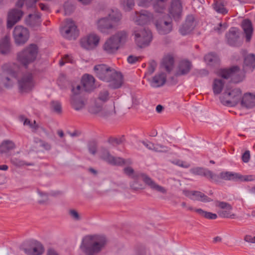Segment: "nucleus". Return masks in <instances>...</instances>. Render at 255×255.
I'll return each mask as SVG.
<instances>
[{"instance_id": "50", "label": "nucleus", "mask_w": 255, "mask_h": 255, "mask_svg": "<svg viewBox=\"0 0 255 255\" xmlns=\"http://www.w3.org/2000/svg\"><path fill=\"white\" fill-rule=\"evenodd\" d=\"M89 152L95 155L97 152V143L94 141H92L89 142L88 145Z\"/></svg>"}, {"instance_id": "25", "label": "nucleus", "mask_w": 255, "mask_h": 255, "mask_svg": "<svg viewBox=\"0 0 255 255\" xmlns=\"http://www.w3.org/2000/svg\"><path fill=\"white\" fill-rule=\"evenodd\" d=\"M155 26L158 32L161 35L169 33L172 29L171 22L165 20L157 21L155 23Z\"/></svg>"}, {"instance_id": "4", "label": "nucleus", "mask_w": 255, "mask_h": 255, "mask_svg": "<svg viewBox=\"0 0 255 255\" xmlns=\"http://www.w3.org/2000/svg\"><path fill=\"white\" fill-rule=\"evenodd\" d=\"M38 52L35 44H30L17 54V60L25 68L35 61Z\"/></svg>"}, {"instance_id": "7", "label": "nucleus", "mask_w": 255, "mask_h": 255, "mask_svg": "<svg viewBox=\"0 0 255 255\" xmlns=\"http://www.w3.org/2000/svg\"><path fill=\"white\" fill-rule=\"evenodd\" d=\"M60 33L63 37L69 39H75L79 35V32L75 22L71 19H67L64 25L60 29Z\"/></svg>"}, {"instance_id": "13", "label": "nucleus", "mask_w": 255, "mask_h": 255, "mask_svg": "<svg viewBox=\"0 0 255 255\" xmlns=\"http://www.w3.org/2000/svg\"><path fill=\"white\" fill-rule=\"evenodd\" d=\"M21 250L27 255H41L44 252V248L39 242L34 241L29 245L23 244Z\"/></svg>"}, {"instance_id": "24", "label": "nucleus", "mask_w": 255, "mask_h": 255, "mask_svg": "<svg viewBox=\"0 0 255 255\" xmlns=\"http://www.w3.org/2000/svg\"><path fill=\"white\" fill-rule=\"evenodd\" d=\"M23 12L17 9H14L10 11L8 14L7 26L8 28H11L22 17Z\"/></svg>"}, {"instance_id": "14", "label": "nucleus", "mask_w": 255, "mask_h": 255, "mask_svg": "<svg viewBox=\"0 0 255 255\" xmlns=\"http://www.w3.org/2000/svg\"><path fill=\"white\" fill-rule=\"evenodd\" d=\"M13 37L17 44H23L28 40L29 36L28 30L22 26L17 25L13 30Z\"/></svg>"}, {"instance_id": "47", "label": "nucleus", "mask_w": 255, "mask_h": 255, "mask_svg": "<svg viewBox=\"0 0 255 255\" xmlns=\"http://www.w3.org/2000/svg\"><path fill=\"white\" fill-rule=\"evenodd\" d=\"M214 9L218 12L225 14L228 10L224 7V5L220 2H216L213 5Z\"/></svg>"}, {"instance_id": "60", "label": "nucleus", "mask_w": 255, "mask_h": 255, "mask_svg": "<svg viewBox=\"0 0 255 255\" xmlns=\"http://www.w3.org/2000/svg\"><path fill=\"white\" fill-rule=\"evenodd\" d=\"M194 191H190L187 190H183V194L187 197L193 200V194Z\"/></svg>"}, {"instance_id": "6", "label": "nucleus", "mask_w": 255, "mask_h": 255, "mask_svg": "<svg viewBox=\"0 0 255 255\" xmlns=\"http://www.w3.org/2000/svg\"><path fill=\"white\" fill-rule=\"evenodd\" d=\"M133 35L135 44L140 48L148 46L152 40L151 31L143 27L135 28Z\"/></svg>"}, {"instance_id": "27", "label": "nucleus", "mask_w": 255, "mask_h": 255, "mask_svg": "<svg viewBox=\"0 0 255 255\" xmlns=\"http://www.w3.org/2000/svg\"><path fill=\"white\" fill-rule=\"evenodd\" d=\"M192 64L188 60H184L179 62L176 68L175 75L176 76H181L186 75L189 73L191 69Z\"/></svg>"}, {"instance_id": "12", "label": "nucleus", "mask_w": 255, "mask_h": 255, "mask_svg": "<svg viewBox=\"0 0 255 255\" xmlns=\"http://www.w3.org/2000/svg\"><path fill=\"white\" fill-rule=\"evenodd\" d=\"M215 205L219 208L217 213L220 217L231 219L236 218V215L232 212L233 207L229 203L223 201H216L215 202Z\"/></svg>"}, {"instance_id": "56", "label": "nucleus", "mask_w": 255, "mask_h": 255, "mask_svg": "<svg viewBox=\"0 0 255 255\" xmlns=\"http://www.w3.org/2000/svg\"><path fill=\"white\" fill-rule=\"evenodd\" d=\"M152 1V0H137V4L139 6L143 7L149 6L151 4Z\"/></svg>"}, {"instance_id": "57", "label": "nucleus", "mask_w": 255, "mask_h": 255, "mask_svg": "<svg viewBox=\"0 0 255 255\" xmlns=\"http://www.w3.org/2000/svg\"><path fill=\"white\" fill-rule=\"evenodd\" d=\"M250 152L249 150H246L242 156V159L245 163H248L250 159Z\"/></svg>"}, {"instance_id": "52", "label": "nucleus", "mask_w": 255, "mask_h": 255, "mask_svg": "<svg viewBox=\"0 0 255 255\" xmlns=\"http://www.w3.org/2000/svg\"><path fill=\"white\" fill-rule=\"evenodd\" d=\"M168 150V148L167 146L160 144H154L153 151L156 152H166Z\"/></svg>"}, {"instance_id": "5", "label": "nucleus", "mask_w": 255, "mask_h": 255, "mask_svg": "<svg viewBox=\"0 0 255 255\" xmlns=\"http://www.w3.org/2000/svg\"><path fill=\"white\" fill-rule=\"evenodd\" d=\"M242 91L238 88L227 87L220 97L221 103L224 106L234 107L237 105L242 98Z\"/></svg>"}, {"instance_id": "34", "label": "nucleus", "mask_w": 255, "mask_h": 255, "mask_svg": "<svg viewBox=\"0 0 255 255\" xmlns=\"http://www.w3.org/2000/svg\"><path fill=\"white\" fill-rule=\"evenodd\" d=\"M174 63V59L173 57L171 55L165 56L162 62V66L168 72H170L173 67Z\"/></svg>"}, {"instance_id": "2", "label": "nucleus", "mask_w": 255, "mask_h": 255, "mask_svg": "<svg viewBox=\"0 0 255 255\" xmlns=\"http://www.w3.org/2000/svg\"><path fill=\"white\" fill-rule=\"evenodd\" d=\"M106 244V239L102 235H89L84 236L80 250L85 255H95L100 253Z\"/></svg>"}, {"instance_id": "23", "label": "nucleus", "mask_w": 255, "mask_h": 255, "mask_svg": "<svg viewBox=\"0 0 255 255\" xmlns=\"http://www.w3.org/2000/svg\"><path fill=\"white\" fill-rule=\"evenodd\" d=\"M195 26L194 18L193 15H188L185 23L180 27L179 32L183 35H185L190 33Z\"/></svg>"}, {"instance_id": "10", "label": "nucleus", "mask_w": 255, "mask_h": 255, "mask_svg": "<svg viewBox=\"0 0 255 255\" xmlns=\"http://www.w3.org/2000/svg\"><path fill=\"white\" fill-rule=\"evenodd\" d=\"M218 181L220 179L225 180H231L234 181H250L254 180L253 176L252 175H242L238 173L224 171L221 172L219 175Z\"/></svg>"}, {"instance_id": "64", "label": "nucleus", "mask_w": 255, "mask_h": 255, "mask_svg": "<svg viewBox=\"0 0 255 255\" xmlns=\"http://www.w3.org/2000/svg\"><path fill=\"white\" fill-rule=\"evenodd\" d=\"M39 7L41 10L43 11H45L46 12L49 11V7L47 4H45L42 3H40L39 4Z\"/></svg>"}, {"instance_id": "31", "label": "nucleus", "mask_w": 255, "mask_h": 255, "mask_svg": "<svg viewBox=\"0 0 255 255\" xmlns=\"http://www.w3.org/2000/svg\"><path fill=\"white\" fill-rule=\"evenodd\" d=\"M241 105L247 108H252L255 106V96L251 93H246L242 97Z\"/></svg>"}, {"instance_id": "44", "label": "nucleus", "mask_w": 255, "mask_h": 255, "mask_svg": "<svg viewBox=\"0 0 255 255\" xmlns=\"http://www.w3.org/2000/svg\"><path fill=\"white\" fill-rule=\"evenodd\" d=\"M195 212L200 216L208 219H216L217 218V215L216 214L208 212L201 209H196Z\"/></svg>"}, {"instance_id": "39", "label": "nucleus", "mask_w": 255, "mask_h": 255, "mask_svg": "<svg viewBox=\"0 0 255 255\" xmlns=\"http://www.w3.org/2000/svg\"><path fill=\"white\" fill-rule=\"evenodd\" d=\"M244 65L249 70L252 71L255 68V55L250 54L246 56L244 60Z\"/></svg>"}, {"instance_id": "53", "label": "nucleus", "mask_w": 255, "mask_h": 255, "mask_svg": "<svg viewBox=\"0 0 255 255\" xmlns=\"http://www.w3.org/2000/svg\"><path fill=\"white\" fill-rule=\"evenodd\" d=\"M141 59V58L138 56H135L133 55H129L127 58L128 62L131 64H134L137 62H138Z\"/></svg>"}, {"instance_id": "42", "label": "nucleus", "mask_w": 255, "mask_h": 255, "mask_svg": "<svg viewBox=\"0 0 255 255\" xmlns=\"http://www.w3.org/2000/svg\"><path fill=\"white\" fill-rule=\"evenodd\" d=\"M193 200H197L203 202H209L212 200L204 193L197 191H194Z\"/></svg>"}, {"instance_id": "45", "label": "nucleus", "mask_w": 255, "mask_h": 255, "mask_svg": "<svg viewBox=\"0 0 255 255\" xmlns=\"http://www.w3.org/2000/svg\"><path fill=\"white\" fill-rule=\"evenodd\" d=\"M167 0H155L156 2L153 5L155 11L159 13L163 12L165 8L164 2Z\"/></svg>"}, {"instance_id": "9", "label": "nucleus", "mask_w": 255, "mask_h": 255, "mask_svg": "<svg viewBox=\"0 0 255 255\" xmlns=\"http://www.w3.org/2000/svg\"><path fill=\"white\" fill-rule=\"evenodd\" d=\"M107 73L104 75L107 80H102L104 81L109 82L110 86L114 89L120 88L123 83V77L121 73L116 71L115 69L109 66Z\"/></svg>"}, {"instance_id": "18", "label": "nucleus", "mask_w": 255, "mask_h": 255, "mask_svg": "<svg viewBox=\"0 0 255 255\" xmlns=\"http://www.w3.org/2000/svg\"><path fill=\"white\" fill-rule=\"evenodd\" d=\"M182 6L180 0H172L169 8V16L178 20L181 16Z\"/></svg>"}, {"instance_id": "49", "label": "nucleus", "mask_w": 255, "mask_h": 255, "mask_svg": "<svg viewBox=\"0 0 255 255\" xmlns=\"http://www.w3.org/2000/svg\"><path fill=\"white\" fill-rule=\"evenodd\" d=\"M157 63L155 61L152 60L150 61L147 71L145 74L146 75H151L155 71Z\"/></svg>"}, {"instance_id": "35", "label": "nucleus", "mask_w": 255, "mask_h": 255, "mask_svg": "<svg viewBox=\"0 0 255 255\" xmlns=\"http://www.w3.org/2000/svg\"><path fill=\"white\" fill-rule=\"evenodd\" d=\"M9 37L5 36L0 40V52L3 54H5L9 52L10 45L9 42Z\"/></svg>"}, {"instance_id": "46", "label": "nucleus", "mask_w": 255, "mask_h": 255, "mask_svg": "<svg viewBox=\"0 0 255 255\" xmlns=\"http://www.w3.org/2000/svg\"><path fill=\"white\" fill-rule=\"evenodd\" d=\"M52 110L55 113L60 114L62 113V106L61 103L58 101H53L50 103Z\"/></svg>"}, {"instance_id": "55", "label": "nucleus", "mask_w": 255, "mask_h": 255, "mask_svg": "<svg viewBox=\"0 0 255 255\" xmlns=\"http://www.w3.org/2000/svg\"><path fill=\"white\" fill-rule=\"evenodd\" d=\"M69 215L75 221H79L80 220V216L77 211L74 209H71L69 210Z\"/></svg>"}, {"instance_id": "43", "label": "nucleus", "mask_w": 255, "mask_h": 255, "mask_svg": "<svg viewBox=\"0 0 255 255\" xmlns=\"http://www.w3.org/2000/svg\"><path fill=\"white\" fill-rule=\"evenodd\" d=\"M120 4L125 11H129L134 5V0H120Z\"/></svg>"}, {"instance_id": "15", "label": "nucleus", "mask_w": 255, "mask_h": 255, "mask_svg": "<svg viewBox=\"0 0 255 255\" xmlns=\"http://www.w3.org/2000/svg\"><path fill=\"white\" fill-rule=\"evenodd\" d=\"M153 18L152 14L145 10L135 11L132 16V20L137 25L147 24L152 20Z\"/></svg>"}, {"instance_id": "33", "label": "nucleus", "mask_w": 255, "mask_h": 255, "mask_svg": "<svg viewBox=\"0 0 255 255\" xmlns=\"http://www.w3.org/2000/svg\"><path fill=\"white\" fill-rule=\"evenodd\" d=\"M108 70H109V66L105 64L97 65L94 68L96 76L101 80L107 79L104 75L108 72Z\"/></svg>"}, {"instance_id": "11", "label": "nucleus", "mask_w": 255, "mask_h": 255, "mask_svg": "<svg viewBox=\"0 0 255 255\" xmlns=\"http://www.w3.org/2000/svg\"><path fill=\"white\" fill-rule=\"evenodd\" d=\"M100 38L95 33H90L80 39L81 46L87 50H93L99 44Z\"/></svg>"}, {"instance_id": "41", "label": "nucleus", "mask_w": 255, "mask_h": 255, "mask_svg": "<svg viewBox=\"0 0 255 255\" xmlns=\"http://www.w3.org/2000/svg\"><path fill=\"white\" fill-rule=\"evenodd\" d=\"M224 86V82L221 79H215L213 84V90L215 95H219Z\"/></svg>"}, {"instance_id": "48", "label": "nucleus", "mask_w": 255, "mask_h": 255, "mask_svg": "<svg viewBox=\"0 0 255 255\" xmlns=\"http://www.w3.org/2000/svg\"><path fill=\"white\" fill-rule=\"evenodd\" d=\"M30 128L32 129V131L38 134L42 133H46L45 129L41 126L37 124L35 121H34V125H31Z\"/></svg>"}, {"instance_id": "30", "label": "nucleus", "mask_w": 255, "mask_h": 255, "mask_svg": "<svg viewBox=\"0 0 255 255\" xmlns=\"http://www.w3.org/2000/svg\"><path fill=\"white\" fill-rule=\"evenodd\" d=\"M27 25L31 27H35L40 25L41 20V14L39 12H36L34 14H29L25 19Z\"/></svg>"}, {"instance_id": "38", "label": "nucleus", "mask_w": 255, "mask_h": 255, "mask_svg": "<svg viewBox=\"0 0 255 255\" xmlns=\"http://www.w3.org/2000/svg\"><path fill=\"white\" fill-rule=\"evenodd\" d=\"M15 147L14 143L9 140H3L0 145V153H6L14 149Z\"/></svg>"}, {"instance_id": "3", "label": "nucleus", "mask_w": 255, "mask_h": 255, "mask_svg": "<svg viewBox=\"0 0 255 255\" xmlns=\"http://www.w3.org/2000/svg\"><path fill=\"white\" fill-rule=\"evenodd\" d=\"M128 39V34L125 30H120L108 38L103 45L104 51L108 54H115Z\"/></svg>"}, {"instance_id": "61", "label": "nucleus", "mask_w": 255, "mask_h": 255, "mask_svg": "<svg viewBox=\"0 0 255 255\" xmlns=\"http://www.w3.org/2000/svg\"><path fill=\"white\" fill-rule=\"evenodd\" d=\"M81 89L82 88L80 85H77L75 88L73 87L72 91L74 95V96H77L80 93Z\"/></svg>"}, {"instance_id": "8", "label": "nucleus", "mask_w": 255, "mask_h": 255, "mask_svg": "<svg viewBox=\"0 0 255 255\" xmlns=\"http://www.w3.org/2000/svg\"><path fill=\"white\" fill-rule=\"evenodd\" d=\"M220 75L224 79L231 78V81L235 83L242 81L244 79V76L238 66H234L230 69H221Z\"/></svg>"}, {"instance_id": "19", "label": "nucleus", "mask_w": 255, "mask_h": 255, "mask_svg": "<svg viewBox=\"0 0 255 255\" xmlns=\"http://www.w3.org/2000/svg\"><path fill=\"white\" fill-rule=\"evenodd\" d=\"M239 29L236 27H232L226 34V36L228 44L231 46H239L241 41L239 36Z\"/></svg>"}, {"instance_id": "63", "label": "nucleus", "mask_w": 255, "mask_h": 255, "mask_svg": "<svg viewBox=\"0 0 255 255\" xmlns=\"http://www.w3.org/2000/svg\"><path fill=\"white\" fill-rule=\"evenodd\" d=\"M39 146L41 147L46 150H49L51 148V145L50 144L42 140L40 141V144Z\"/></svg>"}, {"instance_id": "40", "label": "nucleus", "mask_w": 255, "mask_h": 255, "mask_svg": "<svg viewBox=\"0 0 255 255\" xmlns=\"http://www.w3.org/2000/svg\"><path fill=\"white\" fill-rule=\"evenodd\" d=\"M37 1V0H18L16 5L19 7L25 5L26 8L28 9L34 8Z\"/></svg>"}, {"instance_id": "16", "label": "nucleus", "mask_w": 255, "mask_h": 255, "mask_svg": "<svg viewBox=\"0 0 255 255\" xmlns=\"http://www.w3.org/2000/svg\"><path fill=\"white\" fill-rule=\"evenodd\" d=\"M97 29L101 33L109 34L111 31L116 28L114 24L112 23L110 20L107 16L102 17L98 19L96 22Z\"/></svg>"}, {"instance_id": "51", "label": "nucleus", "mask_w": 255, "mask_h": 255, "mask_svg": "<svg viewBox=\"0 0 255 255\" xmlns=\"http://www.w3.org/2000/svg\"><path fill=\"white\" fill-rule=\"evenodd\" d=\"M98 99L103 102L109 99V93L107 90H104L100 92L99 95Z\"/></svg>"}, {"instance_id": "21", "label": "nucleus", "mask_w": 255, "mask_h": 255, "mask_svg": "<svg viewBox=\"0 0 255 255\" xmlns=\"http://www.w3.org/2000/svg\"><path fill=\"white\" fill-rule=\"evenodd\" d=\"M114 24V26L116 28L122 23L123 15L121 11L118 8H112L109 10L107 16Z\"/></svg>"}, {"instance_id": "29", "label": "nucleus", "mask_w": 255, "mask_h": 255, "mask_svg": "<svg viewBox=\"0 0 255 255\" xmlns=\"http://www.w3.org/2000/svg\"><path fill=\"white\" fill-rule=\"evenodd\" d=\"M83 88L86 91H90L94 87L95 79L93 76L89 74H84L82 79Z\"/></svg>"}, {"instance_id": "20", "label": "nucleus", "mask_w": 255, "mask_h": 255, "mask_svg": "<svg viewBox=\"0 0 255 255\" xmlns=\"http://www.w3.org/2000/svg\"><path fill=\"white\" fill-rule=\"evenodd\" d=\"M139 177L152 190L162 193H165L166 192V190L164 187L156 184L154 181L147 175L141 173L139 174Z\"/></svg>"}, {"instance_id": "59", "label": "nucleus", "mask_w": 255, "mask_h": 255, "mask_svg": "<svg viewBox=\"0 0 255 255\" xmlns=\"http://www.w3.org/2000/svg\"><path fill=\"white\" fill-rule=\"evenodd\" d=\"M228 27L227 24L225 23L222 24L221 23H220L219 24V26L215 28V30L217 31L218 32L220 33L222 31L225 30Z\"/></svg>"}, {"instance_id": "26", "label": "nucleus", "mask_w": 255, "mask_h": 255, "mask_svg": "<svg viewBox=\"0 0 255 255\" xmlns=\"http://www.w3.org/2000/svg\"><path fill=\"white\" fill-rule=\"evenodd\" d=\"M89 111L92 114H99L101 116L103 117H108L113 114H115V112L114 110L106 113L103 109L102 104L99 103L97 101L89 108Z\"/></svg>"}, {"instance_id": "54", "label": "nucleus", "mask_w": 255, "mask_h": 255, "mask_svg": "<svg viewBox=\"0 0 255 255\" xmlns=\"http://www.w3.org/2000/svg\"><path fill=\"white\" fill-rule=\"evenodd\" d=\"M65 15L70 14L74 10L73 6L69 3H65L64 5Z\"/></svg>"}, {"instance_id": "28", "label": "nucleus", "mask_w": 255, "mask_h": 255, "mask_svg": "<svg viewBox=\"0 0 255 255\" xmlns=\"http://www.w3.org/2000/svg\"><path fill=\"white\" fill-rule=\"evenodd\" d=\"M166 81V76L164 73L156 74L150 80V84L153 88H158L164 85Z\"/></svg>"}, {"instance_id": "32", "label": "nucleus", "mask_w": 255, "mask_h": 255, "mask_svg": "<svg viewBox=\"0 0 255 255\" xmlns=\"http://www.w3.org/2000/svg\"><path fill=\"white\" fill-rule=\"evenodd\" d=\"M242 27L246 35V41L249 42L252 38L253 28L251 21L249 19H245L242 23Z\"/></svg>"}, {"instance_id": "17", "label": "nucleus", "mask_w": 255, "mask_h": 255, "mask_svg": "<svg viewBox=\"0 0 255 255\" xmlns=\"http://www.w3.org/2000/svg\"><path fill=\"white\" fill-rule=\"evenodd\" d=\"M100 156L103 160L113 165H120L125 163L124 159L113 156L108 149L104 147L100 149Z\"/></svg>"}, {"instance_id": "62", "label": "nucleus", "mask_w": 255, "mask_h": 255, "mask_svg": "<svg viewBox=\"0 0 255 255\" xmlns=\"http://www.w3.org/2000/svg\"><path fill=\"white\" fill-rule=\"evenodd\" d=\"M244 240L248 243H255V236L253 237L251 235H246L245 237Z\"/></svg>"}, {"instance_id": "1", "label": "nucleus", "mask_w": 255, "mask_h": 255, "mask_svg": "<svg viewBox=\"0 0 255 255\" xmlns=\"http://www.w3.org/2000/svg\"><path fill=\"white\" fill-rule=\"evenodd\" d=\"M2 80L5 87H12L17 81L20 92H28L34 87L35 82L33 74L26 72L19 78V66L15 63H6L1 66Z\"/></svg>"}, {"instance_id": "58", "label": "nucleus", "mask_w": 255, "mask_h": 255, "mask_svg": "<svg viewBox=\"0 0 255 255\" xmlns=\"http://www.w3.org/2000/svg\"><path fill=\"white\" fill-rule=\"evenodd\" d=\"M141 143L148 149L153 150L154 144L148 141H142Z\"/></svg>"}, {"instance_id": "37", "label": "nucleus", "mask_w": 255, "mask_h": 255, "mask_svg": "<svg viewBox=\"0 0 255 255\" xmlns=\"http://www.w3.org/2000/svg\"><path fill=\"white\" fill-rule=\"evenodd\" d=\"M71 105L72 107L76 111H79L84 108L85 102L76 96H73L71 98Z\"/></svg>"}, {"instance_id": "36", "label": "nucleus", "mask_w": 255, "mask_h": 255, "mask_svg": "<svg viewBox=\"0 0 255 255\" xmlns=\"http://www.w3.org/2000/svg\"><path fill=\"white\" fill-rule=\"evenodd\" d=\"M206 63L210 66H215L220 62L219 56L215 53L211 52L206 55L204 57Z\"/></svg>"}, {"instance_id": "22", "label": "nucleus", "mask_w": 255, "mask_h": 255, "mask_svg": "<svg viewBox=\"0 0 255 255\" xmlns=\"http://www.w3.org/2000/svg\"><path fill=\"white\" fill-rule=\"evenodd\" d=\"M191 172L196 175H203L212 181H218L219 176L211 171L201 167H196L191 169Z\"/></svg>"}]
</instances>
